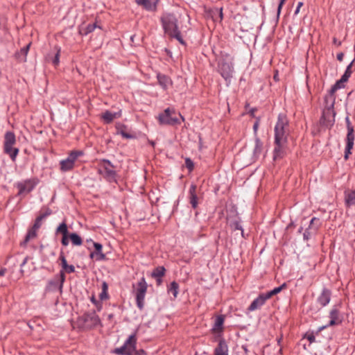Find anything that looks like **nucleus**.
<instances>
[{
    "instance_id": "19",
    "label": "nucleus",
    "mask_w": 355,
    "mask_h": 355,
    "mask_svg": "<svg viewBox=\"0 0 355 355\" xmlns=\"http://www.w3.org/2000/svg\"><path fill=\"white\" fill-rule=\"evenodd\" d=\"M15 145H3V152L7 154L12 161L15 162L19 152V148H15Z\"/></svg>"
},
{
    "instance_id": "20",
    "label": "nucleus",
    "mask_w": 355,
    "mask_h": 355,
    "mask_svg": "<svg viewBox=\"0 0 355 355\" xmlns=\"http://www.w3.org/2000/svg\"><path fill=\"white\" fill-rule=\"evenodd\" d=\"M116 128L117 134L121 135L123 138L132 139L135 137L134 135L128 131L127 126L125 125L119 123L116 125Z\"/></svg>"
},
{
    "instance_id": "50",
    "label": "nucleus",
    "mask_w": 355,
    "mask_h": 355,
    "mask_svg": "<svg viewBox=\"0 0 355 355\" xmlns=\"http://www.w3.org/2000/svg\"><path fill=\"white\" fill-rule=\"evenodd\" d=\"M258 126H259V121H257L254 123V125H253V128H254V131H257V128H258Z\"/></svg>"
},
{
    "instance_id": "24",
    "label": "nucleus",
    "mask_w": 355,
    "mask_h": 355,
    "mask_svg": "<svg viewBox=\"0 0 355 355\" xmlns=\"http://www.w3.org/2000/svg\"><path fill=\"white\" fill-rule=\"evenodd\" d=\"M16 137L14 132L8 131L4 135L3 145H15Z\"/></svg>"
},
{
    "instance_id": "13",
    "label": "nucleus",
    "mask_w": 355,
    "mask_h": 355,
    "mask_svg": "<svg viewBox=\"0 0 355 355\" xmlns=\"http://www.w3.org/2000/svg\"><path fill=\"white\" fill-rule=\"evenodd\" d=\"M35 185L36 182L34 180H26L17 183L16 186L19 190L18 195L28 193L34 189Z\"/></svg>"
},
{
    "instance_id": "12",
    "label": "nucleus",
    "mask_w": 355,
    "mask_h": 355,
    "mask_svg": "<svg viewBox=\"0 0 355 355\" xmlns=\"http://www.w3.org/2000/svg\"><path fill=\"white\" fill-rule=\"evenodd\" d=\"M60 259L61 261V266L62 268V270L60 271V288H62L64 282L65 281V275L64 272L67 273H71L75 271V268L72 265H68L67 260L62 254L60 256Z\"/></svg>"
},
{
    "instance_id": "40",
    "label": "nucleus",
    "mask_w": 355,
    "mask_h": 355,
    "mask_svg": "<svg viewBox=\"0 0 355 355\" xmlns=\"http://www.w3.org/2000/svg\"><path fill=\"white\" fill-rule=\"evenodd\" d=\"M318 223L319 219L316 218H313L310 222V228L313 227H314L315 230H317L320 226V224H318Z\"/></svg>"
},
{
    "instance_id": "41",
    "label": "nucleus",
    "mask_w": 355,
    "mask_h": 355,
    "mask_svg": "<svg viewBox=\"0 0 355 355\" xmlns=\"http://www.w3.org/2000/svg\"><path fill=\"white\" fill-rule=\"evenodd\" d=\"M185 166L189 170V171H191L194 167L193 162L189 158H187L185 159Z\"/></svg>"
},
{
    "instance_id": "18",
    "label": "nucleus",
    "mask_w": 355,
    "mask_h": 355,
    "mask_svg": "<svg viewBox=\"0 0 355 355\" xmlns=\"http://www.w3.org/2000/svg\"><path fill=\"white\" fill-rule=\"evenodd\" d=\"M341 322V320L339 318V313L336 309H333L330 312V321L329 324L324 327L320 328V329H323L328 326H334L336 324H338Z\"/></svg>"
},
{
    "instance_id": "52",
    "label": "nucleus",
    "mask_w": 355,
    "mask_h": 355,
    "mask_svg": "<svg viewBox=\"0 0 355 355\" xmlns=\"http://www.w3.org/2000/svg\"><path fill=\"white\" fill-rule=\"evenodd\" d=\"M256 110H257L255 108H252V110H250V114L254 116V112H256Z\"/></svg>"
},
{
    "instance_id": "39",
    "label": "nucleus",
    "mask_w": 355,
    "mask_h": 355,
    "mask_svg": "<svg viewBox=\"0 0 355 355\" xmlns=\"http://www.w3.org/2000/svg\"><path fill=\"white\" fill-rule=\"evenodd\" d=\"M91 301L96 306L97 311H101L102 309V304L101 302L96 300L94 295H92L91 297Z\"/></svg>"
},
{
    "instance_id": "27",
    "label": "nucleus",
    "mask_w": 355,
    "mask_h": 355,
    "mask_svg": "<svg viewBox=\"0 0 355 355\" xmlns=\"http://www.w3.org/2000/svg\"><path fill=\"white\" fill-rule=\"evenodd\" d=\"M157 79L159 81V84L164 88L166 89L168 86L171 84V81L170 78L164 75L159 74L157 76Z\"/></svg>"
},
{
    "instance_id": "1",
    "label": "nucleus",
    "mask_w": 355,
    "mask_h": 355,
    "mask_svg": "<svg viewBox=\"0 0 355 355\" xmlns=\"http://www.w3.org/2000/svg\"><path fill=\"white\" fill-rule=\"evenodd\" d=\"M288 135V121L284 114H279L275 126L274 159L282 158L286 155V145Z\"/></svg>"
},
{
    "instance_id": "28",
    "label": "nucleus",
    "mask_w": 355,
    "mask_h": 355,
    "mask_svg": "<svg viewBox=\"0 0 355 355\" xmlns=\"http://www.w3.org/2000/svg\"><path fill=\"white\" fill-rule=\"evenodd\" d=\"M138 5L142 6L146 10H152L155 9L156 5L153 4L150 0H136Z\"/></svg>"
},
{
    "instance_id": "25",
    "label": "nucleus",
    "mask_w": 355,
    "mask_h": 355,
    "mask_svg": "<svg viewBox=\"0 0 355 355\" xmlns=\"http://www.w3.org/2000/svg\"><path fill=\"white\" fill-rule=\"evenodd\" d=\"M31 43H28L25 47L22 48L20 52L17 53V57L20 62H26V55L28 54Z\"/></svg>"
},
{
    "instance_id": "3",
    "label": "nucleus",
    "mask_w": 355,
    "mask_h": 355,
    "mask_svg": "<svg viewBox=\"0 0 355 355\" xmlns=\"http://www.w3.org/2000/svg\"><path fill=\"white\" fill-rule=\"evenodd\" d=\"M98 173L109 182L116 181L115 166L107 159H101L97 163Z\"/></svg>"
},
{
    "instance_id": "10",
    "label": "nucleus",
    "mask_w": 355,
    "mask_h": 355,
    "mask_svg": "<svg viewBox=\"0 0 355 355\" xmlns=\"http://www.w3.org/2000/svg\"><path fill=\"white\" fill-rule=\"evenodd\" d=\"M79 322L85 328H92L100 322V319L95 312L87 313L79 318Z\"/></svg>"
},
{
    "instance_id": "42",
    "label": "nucleus",
    "mask_w": 355,
    "mask_h": 355,
    "mask_svg": "<svg viewBox=\"0 0 355 355\" xmlns=\"http://www.w3.org/2000/svg\"><path fill=\"white\" fill-rule=\"evenodd\" d=\"M255 149H254V151L255 153H259L261 150V146H262V144L261 142L260 141L259 139H257L256 141H255Z\"/></svg>"
},
{
    "instance_id": "44",
    "label": "nucleus",
    "mask_w": 355,
    "mask_h": 355,
    "mask_svg": "<svg viewBox=\"0 0 355 355\" xmlns=\"http://www.w3.org/2000/svg\"><path fill=\"white\" fill-rule=\"evenodd\" d=\"M305 338H306L308 340H309V342H310L311 343H312L315 342V336L313 335V334H306V335L305 336Z\"/></svg>"
},
{
    "instance_id": "36",
    "label": "nucleus",
    "mask_w": 355,
    "mask_h": 355,
    "mask_svg": "<svg viewBox=\"0 0 355 355\" xmlns=\"http://www.w3.org/2000/svg\"><path fill=\"white\" fill-rule=\"evenodd\" d=\"M165 268L164 267H157L153 272V277H162L164 275Z\"/></svg>"
},
{
    "instance_id": "35",
    "label": "nucleus",
    "mask_w": 355,
    "mask_h": 355,
    "mask_svg": "<svg viewBox=\"0 0 355 355\" xmlns=\"http://www.w3.org/2000/svg\"><path fill=\"white\" fill-rule=\"evenodd\" d=\"M107 289H108L107 284L105 282H103L102 284V291L99 294V298L101 299V300L107 299V297H108Z\"/></svg>"
},
{
    "instance_id": "49",
    "label": "nucleus",
    "mask_w": 355,
    "mask_h": 355,
    "mask_svg": "<svg viewBox=\"0 0 355 355\" xmlns=\"http://www.w3.org/2000/svg\"><path fill=\"white\" fill-rule=\"evenodd\" d=\"M218 15H219V18H220V20H222L223 19V10L222 8H220L219 10H218Z\"/></svg>"
},
{
    "instance_id": "22",
    "label": "nucleus",
    "mask_w": 355,
    "mask_h": 355,
    "mask_svg": "<svg viewBox=\"0 0 355 355\" xmlns=\"http://www.w3.org/2000/svg\"><path fill=\"white\" fill-rule=\"evenodd\" d=\"M214 355H228V347L223 340H220L215 348Z\"/></svg>"
},
{
    "instance_id": "47",
    "label": "nucleus",
    "mask_w": 355,
    "mask_h": 355,
    "mask_svg": "<svg viewBox=\"0 0 355 355\" xmlns=\"http://www.w3.org/2000/svg\"><path fill=\"white\" fill-rule=\"evenodd\" d=\"M234 230H241V234H243V230H242L241 226L238 223H236L234 224Z\"/></svg>"
},
{
    "instance_id": "26",
    "label": "nucleus",
    "mask_w": 355,
    "mask_h": 355,
    "mask_svg": "<svg viewBox=\"0 0 355 355\" xmlns=\"http://www.w3.org/2000/svg\"><path fill=\"white\" fill-rule=\"evenodd\" d=\"M37 230H36L33 229V227H31L28 230V233H27V234H26V236L25 237L24 241L21 243V245H26V243L28 241H30L31 240L34 239L35 238H36V236H37Z\"/></svg>"
},
{
    "instance_id": "5",
    "label": "nucleus",
    "mask_w": 355,
    "mask_h": 355,
    "mask_svg": "<svg viewBox=\"0 0 355 355\" xmlns=\"http://www.w3.org/2000/svg\"><path fill=\"white\" fill-rule=\"evenodd\" d=\"M137 338L136 334L129 336L124 345L119 348L114 349V353L119 355H137L136 349Z\"/></svg>"
},
{
    "instance_id": "9",
    "label": "nucleus",
    "mask_w": 355,
    "mask_h": 355,
    "mask_svg": "<svg viewBox=\"0 0 355 355\" xmlns=\"http://www.w3.org/2000/svg\"><path fill=\"white\" fill-rule=\"evenodd\" d=\"M347 135L346 137V147L345 150L344 158L345 160L348 159L349 155L352 154V149L354 147V128L350 125L349 120L347 118Z\"/></svg>"
},
{
    "instance_id": "14",
    "label": "nucleus",
    "mask_w": 355,
    "mask_h": 355,
    "mask_svg": "<svg viewBox=\"0 0 355 355\" xmlns=\"http://www.w3.org/2000/svg\"><path fill=\"white\" fill-rule=\"evenodd\" d=\"M345 205L349 209H355V190L345 192Z\"/></svg>"
},
{
    "instance_id": "30",
    "label": "nucleus",
    "mask_w": 355,
    "mask_h": 355,
    "mask_svg": "<svg viewBox=\"0 0 355 355\" xmlns=\"http://www.w3.org/2000/svg\"><path fill=\"white\" fill-rule=\"evenodd\" d=\"M286 288V283H284L282 285H281L279 287H277V288H275L273 290L268 292L267 293H266V297H268V299H270V297H272L273 295H277L279 293H280L283 289Z\"/></svg>"
},
{
    "instance_id": "51",
    "label": "nucleus",
    "mask_w": 355,
    "mask_h": 355,
    "mask_svg": "<svg viewBox=\"0 0 355 355\" xmlns=\"http://www.w3.org/2000/svg\"><path fill=\"white\" fill-rule=\"evenodd\" d=\"M6 270L4 268L0 269V276H3L6 273Z\"/></svg>"
},
{
    "instance_id": "29",
    "label": "nucleus",
    "mask_w": 355,
    "mask_h": 355,
    "mask_svg": "<svg viewBox=\"0 0 355 355\" xmlns=\"http://www.w3.org/2000/svg\"><path fill=\"white\" fill-rule=\"evenodd\" d=\"M224 318L223 316H218L215 320L214 326L213 327V331L214 332H219L222 329V326L223 324Z\"/></svg>"
},
{
    "instance_id": "37",
    "label": "nucleus",
    "mask_w": 355,
    "mask_h": 355,
    "mask_svg": "<svg viewBox=\"0 0 355 355\" xmlns=\"http://www.w3.org/2000/svg\"><path fill=\"white\" fill-rule=\"evenodd\" d=\"M49 214H42V215H40V216H38L35 221V223L34 225H33V228L36 230H38L40 227H41V225H42V220H43V218L47 216Z\"/></svg>"
},
{
    "instance_id": "48",
    "label": "nucleus",
    "mask_w": 355,
    "mask_h": 355,
    "mask_svg": "<svg viewBox=\"0 0 355 355\" xmlns=\"http://www.w3.org/2000/svg\"><path fill=\"white\" fill-rule=\"evenodd\" d=\"M343 58H344V54L343 53H340L337 55V59L339 60V61H343Z\"/></svg>"
},
{
    "instance_id": "2",
    "label": "nucleus",
    "mask_w": 355,
    "mask_h": 355,
    "mask_svg": "<svg viewBox=\"0 0 355 355\" xmlns=\"http://www.w3.org/2000/svg\"><path fill=\"white\" fill-rule=\"evenodd\" d=\"M161 21L166 34L170 37L175 38L182 44H185L178 26V19L173 14H164Z\"/></svg>"
},
{
    "instance_id": "32",
    "label": "nucleus",
    "mask_w": 355,
    "mask_h": 355,
    "mask_svg": "<svg viewBox=\"0 0 355 355\" xmlns=\"http://www.w3.org/2000/svg\"><path fill=\"white\" fill-rule=\"evenodd\" d=\"M71 243L75 245H82V239L76 233H72L69 236Z\"/></svg>"
},
{
    "instance_id": "53",
    "label": "nucleus",
    "mask_w": 355,
    "mask_h": 355,
    "mask_svg": "<svg viewBox=\"0 0 355 355\" xmlns=\"http://www.w3.org/2000/svg\"><path fill=\"white\" fill-rule=\"evenodd\" d=\"M87 29H88V31H89V32L92 31H93V29H94V26H88V28H87Z\"/></svg>"
},
{
    "instance_id": "15",
    "label": "nucleus",
    "mask_w": 355,
    "mask_h": 355,
    "mask_svg": "<svg viewBox=\"0 0 355 355\" xmlns=\"http://www.w3.org/2000/svg\"><path fill=\"white\" fill-rule=\"evenodd\" d=\"M267 300H268V298L266 297V294L262 293L259 295V296L251 303V304L248 307V310L250 311H253L259 309L265 304Z\"/></svg>"
},
{
    "instance_id": "38",
    "label": "nucleus",
    "mask_w": 355,
    "mask_h": 355,
    "mask_svg": "<svg viewBox=\"0 0 355 355\" xmlns=\"http://www.w3.org/2000/svg\"><path fill=\"white\" fill-rule=\"evenodd\" d=\"M353 62H354V60L347 66L345 73L343 75V80H348L349 78L350 77V76L352 73L351 69H352Z\"/></svg>"
},
{
    "instance_id": "45",
    "label": "nucleus",
    "mask_w": 355,
    "mask_h": 355,
    "mask_svg": "<svg viewBox=\"0 0 355 355\" xmlns=\"http://www.w3.org/2000/svg\"><path fill=\"white\" fill-rule=\"evenodd\" d=\"M62 244L64 246H67L69 244V239H68V235L67 236H62Z\"/></svg>"
},
{
    "instance_id": "23",
    "label": "nucleus",
    "mask_w": 355,
    "mask_h": 355,
    "mask_svg": "<svg viewBox=\"0 0 355 355\" xmlns=\"http://www.w3.org/2000/svg\"><path fill=\"white\" fill-rule=\"evenodd\" d=\"M331 292L327 289H324L318 298V302L322 306H326L330 301Z\"/></svg>"
},
{
    "instance_id": "7",
    "label": "nucleus",
    "mask_w": 355,
    "mask_h": 355,
    "mask_svg": "<svg viewBox=\"0 0 355 355\" xmlns=\"http://www.w3.org/2000/svg\"><path fill=\"white\" fill-rule=\"evenodd\" d=\"M218 71L226 80L232 77L234 67L232 58L227 57L221 60L218 64Z\"/></svg>"
},
{
    "instance_id": "4",
    "label": "nucleus",
    "mask_w": 355,
    "mask_h": 355,
    "mask_svg": "<svg viewBox=\"0 0 355 355\" xmlns=\"http://www.w3.org/2000/svg\"><path fill=\"white\" fill-rule=\"evenodd\" d=\"M158 120L160 124L173 125L180 124L181 121H184V118L174 110L167 108L159 115Z\"/></svg>"
},
{
    "instance_id": "43",
    "label": "nucleus",
    "mask_w": 355,
    "mask_h": 355,
    "mask_svg": "<svg viewBox=\"0 0 355 355\" xmlns=\"http://www.w3.org/2000/svg\"><path fill=\"white\" fill-rule=\"evenodd\" d=\"M286 0H279V5H278V7H277V17L279 16L280 13H281V10H282V6H284L285 1Z\"/></svg>"
},
{
    "instance_id": "11",
    "label": "nucleus",
    "mask_w": 355,
    "mask_h": 355,
    "mask_svg": "<svg viewBox=\"0 0 355 355\" xmlns=\"http://www.w3.org/2000/svg\"><path fill=\"white\" fill-rule=\"evenodd\" d=\"M347 80H343V76L338 80L331 87L329 91V94L326 96L325 101L328 106V109H331L334 107L335 102V97L334 96V93L339 89L344 87V83Z\"/></svg>"
},
{
    "instance_id": "17",
    "label": "nucleus",
    "mask_w": 355,
    "mask_h": 355,
    "mask_svg": "<svg viewBox=\"0 0 355 355\" xmlns=\"http://www.w3.org/2000/svg\"><path fill=\"white\" fill-rule=\"evenodd\" d=\"M197 186L194 184H192L189 188V202L193 208H196L198 205V197L196 194Z\"/></svg>"
},
{
    "instance_id": "33",
    "label": "nucleus",
    "mask_w": 355,
    "mask_h": 355,
    "mask_svg": "<svg viewBox=\"0 0 355 355\" xmlns=\"http://www.w3.org/2000/svg\"><path fill=\"white\" fill-rule=\"evenodd\" d=\"M55 55L54 57L51 60L52 64L54 65V66H58L59 64V62H60V47H58V46H55Z\"/></svg>"
},
{
    "instance_id": "46",
    "label": "nucleus",
    "mask_w": 355,
    "mask_h": 355,
    "mask_svg": "<svg viewBox=\"0 0 355 355\" xmlns=\"http://www.w3.org/2000/svg\"><path fill=\"white\" fill-rule=\"evenodd\" d=\"M303 6V3L302 2H299L298 4H297V8L295 11V15H297L300 12V8Z\"/></svg>"
},
{
    "instance_id": "21",
    "label": "nucleus",
    "mask_w": 355,
    "mask_h": 355,
    "mask_svg": "<svg viewBox=\"0 0 355 355\" xmlns=\"http://www.w3.org/2000/svg\"><path fill=\"white\" fill-rule=\"evenodd\" d=\"M93 245H94V248L96 250V252H92L90 254V257L91 258L96 257V260L104 259L105 256L102 252V248H103L102 245L98 243H94V242H93Z\"/></svg>"
},
{
    "instance_id": "6",
    "label": "nucleus",
    "mask_w": 355,
    "mask_h": 355,
    "mask_svg": "<svg viewBox=\"0 0 355 355\" xmlns=\"http://www.w3.org/2000/svg\"><path fill=\"white\" fill-rule=\"evenodd\" d=\"M83 152L82 150L71 151L66 159L60 161V170L62 172L72 170L78 158L83 156Z\"/></svg>"
},
{
    "instance_id": "34",
    "label": "nucleus",
    "mask_w": 355,
    "mask_h": 355,
    "mask_svg": "<svg viewBox=\"0 0 355 355\" xmlns=\"http://www.w3.org/2000/svg\"><path fill=\"white\" fill-rule=\"evenodd\" d=\"M57 233H60L62 234V236L68 235V229L67 224L63 222L62 223L56 230Z\"/></svg>"
},
{
    "instance_id": "8",
    "label": "nucleus",
    "mask_w": 355,
    "mask_h": 355,
    "mask_svg": "<svg viewBox=\"0 0 355 355\" xmlns=\"http://www.w3.org/2000/svg\"><path fill=\"white\" fill-rule=\"evenodd\" d=\"M147 291V284L142 277L137 284L135 291L137 305L139 309H142L144 305V298Z\"/></svg>"
},
{
    "instance_id": "31",
    "label": "nucleus",
    "mask_w": 355,
    "mask_h": 355,
    "mask_svg": "<svg viewBox=\"0 0 355 355\" xmlns=\"http://www.w3.org/2000/svg\"><path fill=\"white\" fill-rule=\"evenodd\" d=\"M179 285L177 282H173L168 287V292L171 293L174 297H176L178 294Z\"/></svg>"
},
{
    "instance_id": "16",
    "label": "nucleus",
    "mask_w": 355,
    "mask_h": 355,
    "mask_svg": "<svg viewBox=\"0 0 355 355\" xmlns=\"http://www.w3.org/2000/svg\"><path fill=\"white\" fill-rule=\"evenodd\" d=\"M121 116V111L112 112V111L106 110L105 112L102 113L101 117L105 123H110L113 120L119 118Z\"/></svg>"
}]
</instances>
